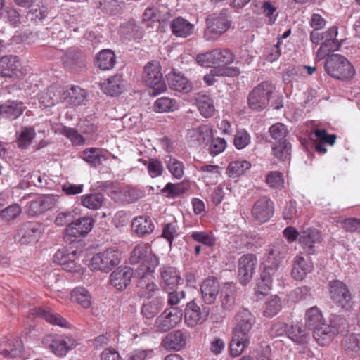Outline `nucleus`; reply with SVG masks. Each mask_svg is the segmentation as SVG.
<instances>
[{"instance_id":"obj_1","label":"nucleus","mask_w":360,"mask_h":360,"mask_svg":"<svg viewBox=\"0 0 360 360\" xmlns=\"http://www.w3.org/2000/svg\"><path fill=\"white\" fill-rule=\"evenodd\" d=\"M288 251V245L283 240H277L266 250L261 263L260 281L255 288L257 295H264L270 290L274 278L281 275L280 266Z\"/></svg>"},{"instance_id":"obj_2","label":"nucleus","mask_w":360,"mask_h":360,"mask_svg":"<svg viewBox=\"0 0 360 360\" xmlns=\"http://www.w3.org/2000/svg\"><path fill=\"white\" fill-rule=\"evenodd\" d=\"M305 325L313 330V335L321 345L328 344L340 331L341 327L345 328L347 321L340 316H335L329 325L325 323L324 319L319 308L314 306L305 312Z\"/></svg>"},{"instance_id":"obj_3","label":"nucleus","mask_w":360,"mask_h":360,"mask_svg":"<svg viewBox=\"0 0 360 360\" xmlns=\"http://www.w3.org/2000/svg\"><path fill=\"white\" fill-rule=\"evenodd\" d=\"M255 323L254 316L247 309H240L236 314L233 336L229 345L231 356H240L250 345L251 330Z\"/></svg>"},{"instance_id":"obj_4","label":"nucleus","mask_w":360,"mask_h":360,"mask_svg":"<svg viewBox=\"0 0 360 360\" xmlns=\"http://www.w3.org/2000/svg\"><path fill=\"white\" fill-rule=\"evenodd\" d=\"M131 264L141 262L136 270L138 276H152L159 265V258L153 254L150 245L141 243L134 247L129 258Z\"/></svg>"},{"instance_id":"obj_5","label":"nucleus","mask_w":360,"mask_h":360,"mask_svg":"<svg viewBox=\"0 0 360 360\" xmlns=\"http://www.w3.org/2000/svg\"><path fill=\"white\" fill-rule=\"evenodd\" d=\"M324 68L328 75L341 80L351 79L355 73L350 62L340 54L333 53L328 56Z\"/></svg>"},{"instance_id":"obj_6","label":"nucleus","mask_w":360,"mask_h":360,"mask_svg":"<svg viewBox=\"0 0 360 360\" xmlns=\"http://www.w3.org/2000/svg\"><path fill=\"white\" fill-rule=\"evenodd\" d=\"M161 70L160 65L156 61L148 62L144 67L143 82L151 89L150 94L153 96L164 92L167 89Z\"/></svg>"},{"instance_id":"obj_7","label":"nucleus","mask_w":360,"mask_h":360,"mask_svg":"<svg viewBox=\"0 0 360 360\" xmlns=\"http://www.w3.org/2000/svg\"><path fill=\"white\" fill-rule=\"evenodd\" d=\"M329 295L333 302L345 311L352 309L353 302L351 292L345 283L335 279L328 283Z\"/></svg>"},{"instance_id":"obj_8","label":"nucleus","mask_w":360,"mask_h":360,"mask_svg":"<svg viewBox=\"0 0 360 360\" xmlns=\"http://www.w3.org/2000/svg\"><path fill=\"white\" fill-rule=\"evenodd\" d=\"M120 262V252L113 248H108L92 257L89 264L91 271H110Z\"/></svg>"},{"instance_id":"obj_9","label":"nucleus","mask_w":360,"mask_h":360,"mask_svg":"<svg viewBox=\"0 0 360 360\" xmlns=\"http://www.w3.org/2000/svg\"><path fill=\"white\" fill-rule=\"evenodd\" d=\"M234 54L228 49H215L205 53L198 54L197 63L205 67L212 65L225 66L233 62Z\"/></svg>"},{"instance_id":"obj_10","label":"nucleus","mask_w":360,"mask_h":360,"mask_svg":"<svg viewBox=\"0 0 360 360\" xmlns=\"http://www.w3.org/2000/svg\"><path fill=\"white\" fill-rule=\"evenodd\" d=\"M207 21L208 26L204 32V37L207 41L217 39L231 26V20L227 9H223L219 15L210 17L207 19Z\"/></svg>"},{"instance_id":"obj_11","label":"nucleus","mask_w":360,"mask_h":360,"mask_svg":"<svg viewBox=\"0 0 360 360\" xmlns=\"http://www.w3.org/2000/svg\"><path fill=\"white\" fill-rule=\"evenodd\" d=\"M43 344L55 355L63 357L76 347L75 339L63 335L49 334L44 337Z\"/></svg>"},{"instance_id":"obj_12","label":"nucleus","mask_w":360,"mask_h":360,"mask_svg":"<svg viewBox=\"0 0 360 360\" xmlns=\"http://www.w3.org/2000/svg\"><path fill=\"white\" fill-rule=\"evenodd\" d=\"M274 90V86L269 82H264L257 85L249 94L250 108L257 111L264 109L269 103V96Z\"/></svg>"},{"instance_id":"obj_13","label":"nucleus","mask_w":360,"mask_h":360,"mask_svg":"<svg viewBox=\"0 0 360 360\" xmlns=\"http://www.w3.org/2000/svg\"><path fill=\"white\" fill-rule=\"evenodd\" d=\"M94 219L84 217L69 224L63 232V238L66 242L72 243L76 238L86 236L92 229Z\"/></svg>"},{"instance_id":"obj_14","label":"nucleus","mask_w":360,"mask_h":360,"mask_svg":"<svg viewBox=\"0 0 360 360\" xmlns=\"http://www.w3.org/2000/svg\"><path fill=\"white\" fill-rule=\"evenodd\" d=\"M323 238L321 233L314 229H307L300 233L299 243L308 255H314L318 253L321 246Z\"/></svg>"},{"instance_id":"obj_15","label":"nucleus","mask_w":360,"mask_h":360,"mask_svg":"<svg viewBox=\"0 0 360 360\" xmlns=\"http://www.w3.org/2000/svg\"><path fill=\"white\" fill-rule=\"evenodd\" d=\"M182 311L178 307L166 309L155 320L158 331L165 333L174 328L182 319Z\"/></svg>"},{"instance_id":"obj_16","label":"nucleus","mask_w":360,"mask_h":360,"mask_svg":"<svg viewBox=\"0 0 360 360\" xmlns=\"http://www.w3.org/2000/svg\"><path fill=\"white\" fill-rule=\"evenodd\" d=\"M274 202L267 196L256 200L252 208V216L259 224L268 221L274 215Z\"/></svg>"},{"instance_id":"obj_17","label":"nucleus","mask_w":360,"mask_h":360,"mask_svg":"<svg viewBox=\"0 0 360 360\" xmlns=\"http://www.w3.org/2000/svg\"><path fill=\"white\" fill-rule=\"evenodd\" d=\"M210 314V309L207 307H200L194 301L186 304L184 313L185 323L189 327H195L202 324Z\"/></svg>"},{"instance_id":"obj_18","label":"nucleus","mask_w":360,"mask_h":360,"mask_svg":"<svg viewBox=\"0 0 360 360\" xmlns=\"http://www.w3.org/2000/svg\"><path fill=\"white\" fill-rule=\"evenodd\" d=\"M41 234V226L34 221H27L21 225L15 236L20 244L27 245L38 241Z\"/></svg>"},{"instance_id":"obj_19","label":"nucleus","mask_w":360,"mask_h":360,"mask_svg":"<svg viewBox=\"0 0 360 360\" xmlns=\"http://www.w3.org/2000/svg\"><path fill=\"white\" fill-rule=\"evenodd\" d=\"M257 264V257L254 254L243 255L238 261V276L240 283L245 285L249 283L255 273Z\"/></svg>"},{"instance_id":"obj_20","label":"nucleus","mask_w":360,"mask_h":360,"mask_svg":"<svg viewBox=\"0 0 360 360\" xmlns=\"http://www.w3.org/2000/svg\"><path fill=\"white\" fill-rule=\"evenodd\" d=\"M133 269L129 266H120L110 275V283L120 291L127 288L133 276Z\"/></svg>"},{"instance_id":"obj_21","label":"nucleus","mask_w":360,"mask_h":360,"mask_svg":"<svg viewBox=\"0 0 360 360\" xmlns=\"http://www.w3.org/2000/svg\"><path fill=\"white\" fill-rule=\"evenodd\" d=\"M160 285L165 291L172 290L181 280L179 271L173 266L163 265L159 269Z\"/></svg>"},{"instance_id":"obj_22","label":"nucleus","mask_w":360,"mask_h":360,"mask_svg":"<svg viewBox=\"0 0 360 360\" xmlns=\"http://www.w3.org/2000/svg\"><path fill=\"white\" fill-rule=\"evenodd\" d=\"M314 269V264L310 258H304L301 255L293 259L292 276L297 281H302Z\"/></svg>"},{"instance_id":"obj_23","label":"nucleus","mask_w":360,"mask_h":360,"mask_svg":"<svg viewBox=\"0 0 360 360\" xmlns=\"http://www.w3.org/2000/svg\"><path fill=\"white\" fill-rule=\"evenodd\" d=\"M219 283L216 278L212 277L205 279L200 285L203 301L207 304L214 303L219 295Z\"/></svg>"},{"instance_id":"obj_24","label":"nucleus","mask_w":360,"mask_h":360,"mask_svg":"<svg viewBox=\"0 0 360 360\" xmlns=\"http://www.w3.org/2000/svg\"><path fill=\"white\" fill-rule=\"evenodd\" d=\"M54 198L51 195L39 196L32 200L27 207V214L31 217L39 215L54 205Z\"/></svg>"},{"instance_id":"obj_25","label":"nucleus","mask_w":360,"mask_h":360,"mask_svg":"<svg viewBox=\"0 0 360 360\" xmlns=\"http://www.w3.org/2000/svg\"><path fill=\"white\" fill-rule=\"evenodd\" d=\"M64 65L69 69L77 72L83 69L86 64V59L82 53L75 49H68L63 56Z\"/></svg>"},{"instance_id":"obj_26","label":"nucleus","mask_w":360,"mask_h":360,"mask_svg":"<svg viewBox=\"0 0 360 360\" xmlns=\"http://www.w3.org/2000/svg\"><path fill=\"white\" fill-rule=\"evenodd\" d=\"M186 344V333L181 330L169 333L163 339L162 346L167 350L179 351Z\"/></svg>"},{"instance_id":"obj_27","label":"nucleus","mask_w":360,"mask_h":360,"mask_svg":"<svg viewBox=\"0 0 360 360\" xmlns=\"http://www.w3.org/2000/svg\"><path fill=\"white\" fill-rule=\"evenodd\" d=\"M212 136L211 129L205 124L193 128L188 131V143L194 147L200 146L209 141Z\"/></svg>"},{"instance_id":"obj_28","label":"nucleus","mask_w":360,"mask_h":360,"mask_svg":"<svg viewBox=\"0 0 360 360\" xmlns=\"http://www.w3.org/2000/svg\"><path fill=\"white\" fill-rule=\"evenodd\" d=\"M63 87L58 85H51L41 94L39 101L44 107H51L63 102Z\"/></svg>"},{"instance_id":"obj_29","label":"nucleus","mask_w":360,"mask_h":360,"mask_svg":"<svg viewBox=\"0 0 360 360\" xmlns=\"http://www.w3.org/2000/svg\"><path fill=\"white\" fill-rule=\"evenodd\" d=\"M167 83L171 89L183 94L192 91L191 82L184 75L176 72H171L167 76Z\"/></svg>"},{"instance_id":"obj_30","label":"nucleus","mask_w":360,"mask_h":360,"mask_svg":"<svg viewBox=\"0 0 360 360\" xmlns=\"http://www.w3.org/2000/svg\"><path fill=\"white\" fill-rule=\"evenodd\" d=\"M25 109L22 102L8 100L0 105V115L10 120H14L23 113Z\"/></svg>"},{"instance_id":"obj_31","label":"nucleus","mask_w":360,"mask_h":360,"mask_svg":"<svg viewBox=\"0 0 360 360\" xmlns=\"http://www.w3.org/2000/svg\"><path fill=\"white\" fill-rule=\"evenodd\" d=\"M20 66L17 56L13 55L4 56L0 58V76L12 77L17 75Z\"/></svg>"},{"instance_id":"obj_32","label":"nucleus","mask_w":360,"mask_h":360,"mask_svg":"<svg viewBox=\"0 0 360 360\" xmlns=\"http://www.w3.org/2000/svg\"><path fill=\"white\" fill-rule=\"evenodd\" d=\"M22 342L19 338L4 340L0 342V353L4 357L16 358L21 355Z\"/></svg>"},{"instance_id":"obj_33","label":"nucleus","mask_w":360,"mask_h":360,"mask_svg":"<svg viewBox=\"0 0 360 360\" xmlns=\"http://www.w3.org/2000/svg\"><path fill=\"white\" fill-rule=\"evenodd\" d=\"M131 227L137 235L144 236L153 231L155 225L150 217L142 215L133 219Z\"/></svg>"},{"instance_id":"obj_34","label":"nucleus","mask_w":360,"mask_h":360,"mask_svg":"<svg viewBox=\"0 0 360 360\" xmlns=\"http://www.w3.org/2000/svg\"><path fill=\"white\" fill-rule=\"evenodd\" d=\"M172 33L178 37L186 38L193 34L194 25L187 20L177 17L170 24Z\"/></svg>"},{"instance_id":"obj_35","label":"nucleus","mask_w":360,"mask_h":360,"mask_svg":"<svg viewBox=\"0 0 360 360\" xmlns=\"http://www.w3.org/2000/svg\"><path fill=\"white\" fill-rule=\"evenodd\" d=\"M30 311L32 315L44 319L51 324L65 328L68 327L69 324L64 318L57 314L53 313L51 309L33 308Z\"/></svg>"},{"instance_id":"obj_36","label":"nucleus","mask_w":360,"mask_h":360,"mask_svg":"<svg viewBox=\"0 0 360 360\" xmlns=\"http://www.w3.org/2000/svg\"><path fill=\"white\" fill-rule=\"evenodd\" d=\"M110 197L117 202L131 203L141 197V193L134 188H122L111 192Z\"/></svg>"},{"instance_id":"obj_37","label":"nucleus","mask_w":360,"mask_h":360,"mask_svg":"<svg viewBox=\"0 0 360 360\" xmlns=\"http://www.w3.org/2000/svg\"><path fill=\"white\" fill-rule=\"evenodd\" d=\"M86 98L85 91L79 86H72L69 89H63V102L72 105H80Z\"/></svg>"},{"instance_id":"obj_38","label":"nucleus","mask_w":360,"mask_h":360,"mask_svg":"<svg viewBox=\"0 0 360 360\" xmlns=\"http://www.w3.org/2000/svg\"><path fill=\"white\" fill-rule=\"evenodd\" d=\"M105 94L111 96L120 94L122 91V79L120 75L108 78L102 84Z\"/></svg>"},{"instance_id":"obj_39","label":"nucleus","mask_w":360,"mask_h":360,"mask_svg":"<svg viewBox=\"0 0 360 360\" xmlns=\"http://www.w3.org/2000/svg\"><path fill=\"white\" fill-rule=\"evenodd\" d=\"M164 300L162 297H155L143 304L141 312L148 319L154 318L162 309Z\"/></svg>"},{"instance_id":"obj_40","label":"nucleus","mask_w":360,"mask_h":360,"mask_svg":"<svg viewBox=\"0 0 360 360\" xmlns=\"http://www.w3.org/2000/svg\"><path fill=\"white\" fill-rule=\"evenodd\" d=\"M120 33L129 40L140 39L143 34L142 29L134 20L123 23L120 27Z\"/></svg>"},{"instance_id":"obj_41","label":"nucleus","mask_w":360,"mask_h":360,"mask_svg":"<svg viewBox=\"0 0 360 360\" xmlns=\"http://www.w3.org/2000/svg\"><path fill=\"white\" fill-rule=\"evenodd\" d=\"M116 63V56L110 49H104L96 56V65L103 70L112 69Z\"/></svg>"},{"instance_id":"obj_42","label":"nucleus","mask_w":360,"mask_h":360,"mask_svg":"<svg viewBox=\"0 0 360 360\" xmlns=\"http://www.w3.org/2000/svg\"><path fill=\"white\" fill-rule=\"evenodd\" d=\"M272 154L278 160L285 162L290 159L291 145L286 141L274 142L271 146Z\"/></svg>"},{"instance_id":"obj_43","label":"nucleus","mask_w":360,"mask_h":360,"mask_svg":"<svg viewBox=\"0 0 360 360\" xmlns=\"http://www.w3.org/2000/svg\"><path fill=\"white\" fill-rule=\"evenodd\" d=\"M71 299L83 308H89L92 304L90 292L83 287L75 288L71 291Z\"/></svg>"},{"instance_id":"obj_44","label":"nucleus","mask_w":360,"mask_h":360,"mask_svg":"<svg viewBox=\"0 0 360 360\" xmlns=\"http://www.w3.org/2000/svg\"><path fill=\"white\" fill-rule=\"evenodd\" d=\"M236 287L233 283H226L221 292V306L226 310H230L235 304Z\"/></svg>"},{"instance_id":"obj_45","label":"nucleus","mask_w":360,"mask_h":360,"mask_svg":"<svg viewBox=\"0 0 360 360\" xmlns=\"http://www.w3.org/2000/svg\"><path fill=\"white\" fill-rule=\"evenodd\" d=\"M288 337L297 344H306L310 338L309 333L298 324L291 325L288 330Z\"/></svg>"},{"instance_id":"obj_46","label":"nucleus","mask_w":360,"mask_h":360,"mask_svg":"<svg viewBox=\"0 0 360 360\" xmlns=\"http://www.w3.org/2000/svg\"><path fill=\"white\" fill-rule=\"evenodd\" d=\"M197 105L200 115L205 118L211 117L215 112L214 101L209 96H200L197 99Z\"/></svg>"},{"instance_id":"obj_47","label":"nucleus","mask_w":360,"mask_h":360,"mask_svg":"<svg viewBox=\"0 0 360 360\" xmlns=\"http://www.w3.org/2000/svg\"><path fill=\"white\" fill-rule=\"evenodd\" d=\"M345 350L353 356H360V334H349L343 340Z\"/></svg>"},{"instance_id":"obj_48","label":"nucleus","mask_w":360,"mask_h":360,"mask_svg":"<svg viewBox=\"0 0 360 360\" xmlns=\"http://www.w3.org/2000/svg\"><path fill=\"white\" fill-rule=\"evenodd\" d=\"M139 277V281L138 285L140 289L138 294L140 297L150 299L159 291L158 286L153 281L146 283L145 279L147 277Z\"/></svg>"},{"instance_id":"obj_49","label":"nucleus","mask_w":360,"mask_h":360,"mask_svg":"<svg viewBox=\"0 0 360 360\" xmlns=\"http://www.w3.org/2000/svg\"><path fill=\"white\" fill-rule=\"evenodd\" d=\"M139 162L147 167L148 173L151 178H157L162 175L164 167L160 160L151 158L146 160L140 158Z\"/></svg>"},{"instance_id":"obj_50","label":"nucleus","mask_w":360,"mask_h":360,"mask_svg":"<svg viewBox=\"0 0 360 360\" xmlns=\"http://www.w3.org/2000/svg\"><path fill=\"white\" fill-rule=\"evenodd\" d=\"M178 107L176 101L169 97L159 98L154 103V110L158 112L174 111Z\"/></svg>"},{"instance_id":"obj_51","label":"nucleus","mask_w":360,"mask_h":360,"mask_svg":"<svg viewBox=\"0 0 360 360\" xmlns=\"http://www.w3.org/2000/svg\"><path fill=\"white\" fill-rule=\"evenodd\" d=\"M103 200V195L101 193L86 194L82 197V205L91 210H98L102 206Z\"/></svg>"},{"instance_id":"obj_52","label":"nucleus","mask_w":360,"mask_h":360,"mask_svg":"<svg viewBox=\"0 0 360 360\" xmlns=\"http://www.w3.org/2000/svg\"><path fill=\"white\" fill-rule=\"evenodd\" d=\"M191 238L205 246L212 248L216 243V238L214 233L210 231H193L191 233Z\"/></svg>"},{"instance_id":"obj_53","label":"nucleus","mask_w":360,"mask_h":360,"mask_svg":"<svg viewBox=\"0 0 360 360\" xmlns=\"http://www.w3.org/2000/svg\"><path fill=\"white\" fill-rule=\"evenodd\" d=\"M165 163L167 168L174 178L180 179L183 177L185 167L182 162L172 156H169L168 158L165 160Z\"/></svg>"},{"instance_id":"obj_54","label":"nucleus","mask_w":360,"mask_h":360,"mask_svg":"<svg viewBox=\"0 0 360 360\" xmlns=\"http://www.w3.org/2000/svg\"><path fill=\"white\" fill-rule=\"evenodd\" d=\"M269 132L271 138L275 140V142L286 141V137L288 134V131L286 126L281 122H277L272 124L269 129Z\"/></svg>"},{"instance_id":"obj_55","label":"nucleus","mask_w":360,"mask_h":360,"mask_svg":"<svg viewBox=\"0 0 360 360\" xmlns=\"http://www.w3.org/2000/svg\"><path fill=\"white\" fill-rule=\"evenodd\" d=\"M250 167L251 163L250 162L238 160L231 162L228 166L227 171L230 177H236L243 174Z\"/></svg>"},{"instance_id":"obj_56","label":"nucleus","mask_w":360,"mask_h":360,"mask_svg":"<svg viewBox=\"0 0 360 360\" xmlns=\"http://www.w3.org/2000/svg\"><path fill=\"white\" fill-rule=\"evenodd\" d=\"M265 182L271 188L279 190L284 187V178L281 172L271 171L266 175Z\"/></svg>"},{"instance_id":"obj_57","label":"nucleus","mask_w":360,"mask_h":360,"mask_svg":"<svg viewBox=\"0 0 360 360\" xmlns=\"http://www.w3.org/2000/svg\"><path fill=\"white\" fill-rule=\"evenodd\" d=\"M58 131L69 139L73 145L81 146L84 143L85 140L83 136L74 128L62 126Z\"/></svg>"},{"instance_id":"obj_58","label":"nucleus","mask_w":360,"mask_h":360,"mask_svg":"<svg viewBox=\"0 0 360 360\" xmlns=\"http://www.w3.org/2000/svg\"><path fill=\"white\" fill-rule=\"evenodd\" d=\"M76 250H70L68 248L59 249L53 255V262L63 265L67 264L70 260H75L77 258Z\"/></svg>"},{"instance_id":"obj_59","label":"nucleus","mask_w":360,"mask_h":360,"mask_svg":"<svg viewBox=\"0 0 360 360\" xmlns=\"http://www.w3.org/2000/svg\"><path fill=\"white\" fill-rule=\"evenodd\" d=\"M36 133L34 129L32 127H25L22 128L18 137V146L19 148H27L30 146L35 137Z\"/></svg>"},{"instance_id":"obj_60","label":"nucleus","mask_w":360,"mask_h":360,"mask_svg":"<svg viewBox=\"0 0 360 360\" xmlns=\"http://www.w3.org/2000/svg\"><path fill=\"white\" fill-rule=\"evenodd\" d=\"M281 309V301L277 296L266 302L263 314L266 317L276 315Z\"/></svg>"},{"instance_id":"obj_61","label":"nucleus","mask_w":360,"mask_h":360,"mask_svg":"<svg viewBox=\"0 0 360 360\" xmlns=\"http://www.w3.org/2000/svg\"><path fill=\"white\" fill-rule=\"evenodd\" d=\"M21 212V207L16 204H13L0 211V218L9 221L18 217Z\"/></svg>"},{"instance_id":"obj_62","label":"nucleus","mask_w":360,"mask_h":360,"mask_svg":"<svg viewBox=\"0 0 360 360\" xmlns=\"http://www.w3.org/2000/svg\"><path fill=\"white\" fill-rule=\"evenodd\" d=\"M250 141V134L244 129L237 131L234 138V145L237 149H243Z\"/></svg>"},{"instance_id":"obj_63","label":"nucleus","mask_w":360,"mask_h":360,"mask_svg":"<svg viewBox=\"0 0 360 360\" xmlns=\"http://www.w3.org/2000/svg\"><path fill=\"white\" fill-rule=\"evenodd\" d=\"M153 355L152 349H136L128 354L125 360H149Z\"/></svg>"},{"instance_id":"obj_64","label":"nucleus","mask_w":360,"mask_h":360,"mask_svg":"<svg viewBox=\"0 0 360 360\" xmlns=\"http://www.w3.org/2000/svg\"><path fill=\"white\" fill-rule=\"evenodd\" d=\"M226 146V142L223 138H214L212 139V142L210 145L209 152L211 155L216 156L219 153H222Z\"/></svg>"}]
</instances>
